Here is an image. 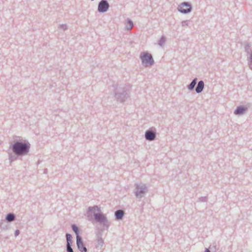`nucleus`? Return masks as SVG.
Instances as JSON below:
<instances>
[{
    "instance_id": "1",
    "label": "nucleus",
    "mask_w": 252,
    "mask_h": 252,
    "mask_svg": "<svg viewBox=\"0 0 252 252\" xmlns=\"http://www.w3.org/2000/svg\"><path fill=\"white\" fill-rule=\"evenodd\" d=\"M30 145L28 143H16L13 146L14 152L17 155L26 154L28 152Z\"/></svg>"
},
{
    "instance_id": "2",
    "label": "nucleus",
    "mask_w": 252,
    "mask_h": 252,
    "mask_svg": "<svg viewBox=\"0 0 252 252\" xmlns=\"http://www.w3.org/2000/svg\"><path fill=\"white\" fill-rule=\"evenodd\" d=\"M89 211L91 213H94V216L95 217V219L99 221H103L105 220V216L100 213L98 214H95L96 212H99V209L98 207L95 206L94 207H92V208H90Z\"/></svg>"
},
{
    "instance_id": "3",
    "label": "nucleus",
    "mask_w": 252,
    "mask_h": 252,
    "mask_svg": "<svg viewBox=\"0 0 252 252\" xmlns=\"http://www.w3.org/2000/svg\"><path fill=\"white\" fill-rule=\"evenodd\" d=\"M142 63L148 66L152 64L153 60L152 56L148 53H144L143 56L141 57Z\"/></svg>"
},
{
    "instance_id": "4",
    "label": "nucleus",
    "mask_w": 252,
    "mask_h": 252,
    "mask_svg": "<svg viewBox=\"0 0 252 252\" xmlns=\"http://www.w3.org/2000/svg\"><path fill=\"white\" fill-rule=\"evenodd\" d=\"M76 243L78 250L80 252H87V249L79 236H77Z\"/></svg>"
},
{
    "instance_id": "5",
    "label": "nucleus",
    "mask_w": 252,
    "mask_h": 252,
    "mask_svg": "<svg viewBox=\"0 0 252 252\" xmlns=\"http://www.w3.org/2000/svg\"><path fill=\"white\" fill-rule=\"evenodd\" d=\"M178 9L182 13H187L190 11L191 6L188 3L184 2L179 6Z\"/></svg>"
},
{
    "instance_id": "6",
    "label": "nucleus",
    "mask_w": 252,
    "mask_h": 252,
    "mask_svg": "<svg viewBox=\"0 0 252 252\" xmlns=\"http://www.w3.org/2000/svg\"><path fill=\"white\" fill-rule=\"evenodd\" d=\"M109 7V4L105 0H102L100 2L98 7V10L99 12H103L107 10Z\"/></svg>"
},
{
    "instance_id": "7",
    "label": "nucleus",
    "mask_w": 252,
    "mask_h": 252,
    "mask_svg": "<svg viewBox=\"0 0 252 252\" xmlns=\"http://www.w3.org/2000/svg\"><path fill=\"white\" fill-rule=\"evenodd\" d=\"M146 138L147 140H153L155 138V134L154 133L151 131H147L145 134Z\"/></svg>"
},
{
    "instance_id": "8",
    "label": "nucleus",
    "mask_w": 252,
    "mask_h": 252,
    "mask_svg": "<svg viewBox=\"0 0 252 252\" xmlns=\"http://www.w3.org/2000/svg\"><path fill=\"white\" fill-rule=\"evenodd\" d=\"M203 88H204L203 82L202 81H199L197 85V86L196 88V92L198 93H200L203 90Z\"/></svg>"
},
{
    "instance_id": "9",
    "label": "nucleus",
    "mask_w": 252,
    "mask_h": 252,
    "mask_svg": "<svg viewBox=\"0 0 252 252\" xmlns=\"http://www.w3.org/2000/svg\"><path fill=\"white\" fill-rule=\"evenodd\" d=\"M245 110H246V109L244 107H238L235 110V114H242L245 111Z\"/></svg>"
},
{
    "instance_id": "10",
    "label": "nucleus",
    "mask_w": 252,
    "mask_h": 252,
    "mask_svg": "<svg viewBox=\"0 0 252 252\" xmlns=\"http://www.w3.org/2000/svg\"><path fill=\"white\" fill-rule=\"evenodd\" d=\"M115 215L118 219H121L124 215V212L122 210H119L116 212Z\"/></svg>"
},
{
    "instance_id": "11",
    "label": "nucleus",
    "mask_w": 252,
    "mask_h": 252,
    "mask_svg": "<svg viewBox=\"0 0 252 252\" xmlns=\"http://www.w3.org/2000/svg\"><path fill=\"white\" fill-rule=\"evenodd\" d=\"M66 241H67V245H71L72 244V236L69 234H66Z\"/></svg>"
},
{
    "instance_id": "12",
    "label": "nucleus",
    "mask_w": 252,
    "mask_h": 252,
    "mask_svg": "<svg viewBox=\"0 0 252 252\" xmlns=\"http://www.w3.org/2000/svg\"><path fill=\"white\" fill-rule=\"evenodd\" d=\"M133 27V23L130 21H128L126 23V29L127 30H131Z\"/></svg>"
},
{
    "instance_id": "13",
    "label": "nucleus",
    "mask_w": 252,
    "mask_h": 252,
    "mask_svg": "<svg viewBox=\"0 0 252 252\" xmlns=\"http://www.w3.org/2000/svg\"><path fill=\"white\" fill-rule=\"evenodd\" d=\"M14 216L13 214H8L6 217V220L8 221H11L14 220Z\"/></svg>"
},
{
    "instance_id": "14",
    "label": "nucleus",
    "mask_w": 252,
    "mask_h": 252,
    "mask_svg": "<svg viewBox=\"0 0 252 252\" xmlns=\"http://www.w3.org/2000/svg\"><path fill=\"white\" fill-rule=\"evenodd\" d=\"M72 228L73 230L75 233V234L76 235V236H79V235H78V227L77 226H76L75 225H73L72 226Z\"/></svg>"
},
{
    "instance_id": "15",
    "label": "nucleus",
    "mask_w": 252,
    "mask_h": 252,
    "mask_svg": "<svg viewBox=\"0 0 252 252\" xmlns=\"http://www.w3.org/2000/svg\"><path fill=\"white\" fill-rule=\"evenodd\" d=\"M196 84V79H194L192 81V82L190 83V84L189 85V89L190 90L192 89L195 86Z\"/></svg>"
},
{
    "instance_id": "16",
    "label": "nucleus",
    "mask_w": 252,
    "mask_h": 252,
    "mask_svg": "<svg viewBox=\"0 0 252 252\" xmlns=\"http://www.w3.org/2000/svg\"><path fill=\"white\" fill-rule=\"evenodd\" d=\"M67 252H73V249L71 247V245H67Z\"/></svg>"
},
{
    "instance_id": "17",
    "label": "nucleus",
    "mask_w": 252,
    "mask_h": 252,
    "mask_svg": "<svg viewBox=\"0 0 252 252\" xmlns=\"http://www.w3.org/2000/svg\"><path fill=\"white\" fill-rule=\"evenodd\" d=\"M19 233H20V232H19V230H16V231H15V235H16V236L18 235L19 234Z\"/></svg>"
},
{
    "instance_id": "18",
    "label": "nucleus",
    "mask_w": 252,
    "mask_h": 252,
    "mask_svg": "<svg viewBox=\"0 0 252 252\" xmlns=\"http://www.w3.org/2000/svg\"><path fill=\"white\" fill-rule=\"evenodd\" d=\"M205 252H210L208 249H207L205 251Z\"/></svg>"
}]
</instances>
